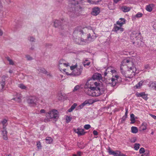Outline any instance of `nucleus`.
<instances>
[{"instance_id": "1", "label": "nucleus", "mask_w": 156, "mask_h": 156, "mask_svg": "<svg viewBox=\"0 0 156 156\" xmlns=\"http://www.w3.org/2000/svg\"><path fill=\"white\" fill-rule=\"evenodd\" d=\"M71 5H69L68 12L69 15L71 17L74 16L77 10L80 9L82 8L79 5L76 6L82 3V0H71Z\"/></svg>"}, {"instance_id": "2", "label": "nucleus", "mask_w": 156, "mask_h": 156, "mask_svg": "<svg viewBox=\"0 0 156 156\" xmlns=\"http://www.w3.org/2000/svg\"><path fill=\"white\" fill-rule=\"evenodd\" d=\"M70 70L71 72H66V73L68 75H72L74 76H78L80 75L83 70V66L80 65L76 64L75 65L70 66Z\"/></svg>"}, {"instance_id": "3", "label": "nucleus", "mask_w": 156, "mask_h": 156, "mask_svg": "<svg viewBox=\"0 0 156 156\" xmlns=\"http://www.w3.org/2000/svg\"><path fill=\"white\" fill-rule=\"evenodd\" d=\"M126 66L121 64L120 66L121 72L123 76L126 77L132 78L135 75V72L136 71V68L133 69H128L126 71H125Z\"/></svg>"}, {"instance_id": "4", "label": "nucleus", "mask_w": 156, "mask_h": 156, "mask_svg": "<svg viewBox=\"0 0 156 156\" xmlns=\"http://www.w3.org/2000/svg\"><path fill=\"white\" fill-rule=\"evenodd\" d=\"M84 31L83 29L82 30L80 27H77L75 28L73 33V35L74 38L76 40L78 39L80 41L86 42L87 39H84Z\"/></svg>"}, {"instance_id": "5", "label": "nucleus", "mask_w": 156, "mask_h": 156, "mask_svg": "<svg viewBox=\"0 0 156 156\" xmlns=\"http://www.w3.org/2000/svg\"><path fill=\"white\" fill-rule=\"evenodd\" d=\"M58 113L57 110L53 109L49 111L46 114V118L44 120L45 122L50 121V119H57L58 118Z\"/></svg>"}, {"instance_id": "6", "label": "nucleus", "mask_w": 156, "mask_h": 156, "mask_svg": "<svg viewBox=\"0 0 156 156\" xmlns=\"http://www.w3.org/2000/svg\"><path fill=\"white\" fill-rule=\"evenodd\" d=\"M83 29L85 31V34L88 33L87 39L90 41H94L97 37V36L93 30L88 28L87 27L83 28Z\"/></svg>"}, {"instance_id": "7", "label": "nucleus", "mask_w": 156, "mask_h": 156, "mask_svg": "<svg viewBox=\"0 0 156 156\" xmlns=\"http://www.w3.org/2000/svg\"><path fill=\"white\" fill-rule=\"evenodd\" d=\"M110 71L112 73V77L111 78V82L109 83V84L112 86H114L118 82V80L119 78V76L117 74V72L115 70H112L110 69Z\"/></svg>"}, {"instance_id": "8", "label": "nucleus", "mask_w": 156, "mask_h": 156, "mask_svg": "<svg viewBox=\"0 0 156 156\" xmlns=\"http://www.w3.org/2000/svg\"><path fill=\"white\" fill-rule=\"evenodd\" d=\"M69 66L68 63H66L65 61L63 59L61 60L59 62L58 68L61 71L66 72V69L65 67H67Z\"/></svg>"}, {"instance_id": "9", "label": "nucleus", "mask_w": 156, "mask_h": 156, "mask_svg": "<svg viewBox=\"0 0 156 156\" xmlns=\"http://www.w3.org/2000/svg\"><path fill=\"white\" fill-rule=\"evenodd\" d=\"M94 83L96 87H95L96 88L98 89L101 94H103L105 90V87L103 86L102 83L94 82Z\"/></svg>"}, {"instance_id": "10", "label": "nucleus", "mask_w": 156, "mask_h": 156, "mask_svg": "<svg viewBox=\"0 0 156 156\" xmlns=\"http://www.w3.org/2000/svg\"><path fill=\"white\" fill-rule=\"evenodd\" d=\"M37 100L38 98L35 96H31L28 98L27 102L28 104L34 105H36V103Z\"/></svg>"}, {"instance_id": "11", "label": "nucleus", "mask_w": 156, "mask_h": 156, "mask_svg": "<svg viewBox=\"0 0 156 156\" xmlns=\"http://www.w3.org/2000/svg\"><path fill=\"white\" fill-rule=\"evenodd\" d=\"M117 24H114L113 31L117 33H121L124 30V29L122 27V26H119Z\"/></svg>"}, {"instance_id": "12", "label": "nucleus", "mask_w": 156, "mask_h": 156, "mask_svg": "<svg viewBox=\"0 0 156 156\" xmlns=\"http://www.w3.org/2000/svg\"><path fill=\"white\" fill-rule=\"evenodd\" d=\"M124 62L126 63L128 69H133L136 68L134 66L133 62L130 60V59L127 58L124 60Z\"/></svg>"}, {"instance_id": "13", "label": "nucleus", "mask_w": 156, "mask_h": 156, "mask_svg": "<svg viewBox=\"0 0 156 156\" xmlns=\"http://www.w3.org/2000/svg\"><path fill=\"white\" fill-rule=\"evenodd\" d=\"M93 80H99L102 79V77L101 74L98 73H94L92 77Z\"/></svg>"}, {"instance_id": "14", "label": "nucleus", "mask_w": 156, "mask_h": 156, "mask_svg": "<svg viewBox=\"0 0 156 156\" xmlns=\"http://www.w3.org/2000/svg\"><path fill=\"white\" fill-rule=\"evenodd\" d=\"M100 12V9L98 7H95L92 9L91 14L93 16H97Z\"/></svg>"}, {"instance_id": "15", "label": "nucleus", "mask_w": 156, "mask_h": 156, "mask_svg": "<svg viewBox=\"0 0 156 156\" xmlns=\"http://www.w3.org/2000/svg\"><path fill=\"white\" fill-rule=\"evenodd\" d=\"M88 88L90 90L88 89V90L86 91V93L89 95L91 96H93V92L94 90H95L96 88L94 87H92L91 86H90Z\"/></svg>"}, {"instance_id": "16", "label": "nucleus", "mask_w": 156, "mask_h": 156, "mask_svg": "<svg viewBox=\"0 0 156 156\" xmlns=\"http://www.w3.org/2000/svg\"><path fill=\"white\" fill-rule=\"evenodd\" d=\"M4 130L2 131V136L3 139L5 140H7L8 139V137L7 136V132L6 130L5 127H3Z\"/></svg>"}, {"instance_id": "17", "label": "nucleus", "mask_w": 156, "mask_h": 156, "mask_svg": "<svg viewBox=\"0 0 156 156\" xmlns=\"http://www.w3.org/2000/svg\"><path fill=\"white\" fill-rule=\"evenodd\" d=\"M126 23V20L124 18H120L119 20L117 21L116 23V24L118 25L122 26V25Z\"/></svg>"}, {"instance_id": "18", "label": "nucleus", "mask_w": 156, "mask_h": 156, "mask_svg": "<svg viewBox=\"0 0 156 156\" xmlns=\"http://www.w3.org/2000/svg\"><path fill=\"white\" fill-rule=\"evenodd\" d=\"M94 80H93V79L89 80L87 83L85 85L84 88L85 89H88V88L90 87L88 86V85H90V86H93L94 85H95L94 83L95 82L94 81Z\"/></svg>"}, {"instance_id": "19", "label": "nucleus", "mask_w": 156, "mask_h": 156, "mask_svg": "<svg viewBox=\"0 0 156 156\" xmlns=\"http://www.w3.org/2000/svg\"><path fill=\"white\" fill-rule=\"evenodd\" d=\"M75 131L80 136L83 135L85 133V132H84V130L83 129L78 128L77 129H75Z\"/></svg>"}, {"instance_id": "20", "label": "nucleus", "mask_w": 156, "mask_h": 156, "mask_svg": "<svg viewBox=\"0 0 156 156\" xmlns=\"http://www.w3.org/2000/svg\"><path fill=\"white\" fill-rule=\"evenodd\" d=\"M8 76L7 75H4L2 76L1 78V84L2 86V88H3L5 85V79L8 78Z\"/></svg>"}, {"instance_id": "21", "label": "nucleus", "mask_w": 156, "mask_h": 156, "mask_svg": "<svg viewBox=\"0 0 156 156\" xmlns=\"http://www.w3.org/2000/svg\"><path fill=\"white\" fill-rule=\"evenodd\" d=\"M93 92V97H98L101 94L97 88H95V90H94Z\"/></svg>"}, {"instance_id": "22", "label": "nucleus", "mask_w": 156, "mask_h": 156, "mask_svg": "<svg viewBox=\"0 0 156 156\" xmlns=\"http://www.w3.org/2000/svg\"><path fill=\"white\" fill-rule=\"evenodd\" d=\"M149 87L156 90V81L150 82Z\"/></svg>"}, {"instance_id": "23", "label": "nucleus", "mask_w": 156, "mask_h": 156, "mask_svg": "<svg viewBox=\"0 0 156 156\" xmlns=\"http://www.w3.org/2000/svg\"><path fill=\"white\" fill-rule=\"evenodd\" d=\"M154 6V5L153 4H151L148 5H147L146 7V10L149 12H151L153 9V7Z\"/></svg>"}, {"instance_id": "24", "label": "nucleus", "mask_w": 156, "mask_h": 156, "mask_svg": "<svg viewBox=\"0 0 156 156\" xmlns=\"http://www.w3.org/2000/svg\"><path fill=\"white\" fill-rule=\"evenodd\" d=\"M130 9L131 8L129 7L126 6H123L121 7L122 11L125 12L129 11Z\"/></svg>"}, {"instance_id": "25", "label": "nucleus", "mask_w": 156, "mask_h": 156, "mask_svg": "<svg viewBox=\"0 0 156 156\" xmlns=\"http://www.w3.org/2000/svg\"><path fill=\"white\" fill-rule=\"evenodd\" d=\"M39 72L48 75V72L44 68H39L38 69Z\"/></svg>"}, {"instance_id": "26", "label": "nucleus", "mask_w": 156, "mask_h": 156, "mask_svg": "<svg viewBox=\"0 0 156 156\" xmlns=\"http://www.w3.org/2000/svg\"><path fill=\"white\" fill-rule=\"evenodd\" d=\"M16 97L13 98L12 99L17 102H20L21 98V96L20 94H16Z\"/></svg>"}, {"instance_id": "27", "label": "nucleus", "mask_w": 156, "mask_h": 156, "mask_svg": "<svg viewBox=\"0 0 156 156\" xmlns=\"http://www.w3.org/2000/svg\"><path fill=\"white\" fill-rule=\"evenodd\" d=\"M87 2L91 4H97L101 2L102 0H94V1L92 0H87Z\"/></svg>"}, {"instance_id": "28", "label": "nucleus", "mask_w": 156, "mask_h": 156, "mask_svg": "<svg viewBox=\"0 0 156 156\" xmlns=\"http://www.w3.org/2000/svg\"><path fill=\"white\" fill-rule=\"evenodd\" d=\"M147 124L146 123H143L140 126V129H141L144 131L146 130L147 129Z\"/></svg>"}, {"instance_id": "29", "label": "nucleus", "mask_w": 156, "mask_h": 156, "mask_svg": "<svg viewBox=\"0 0 156 156\" xmlns=\"http://www.w3.org/2000/svg\"><path fill=\"white\" fill-rule=\"evenodd\" d=\"M61 23L59 20H55L54 22V26L55 27H57L60 25Z\"/></svg>"}, {"instance_id": "30", "label": "nucleus", "mask_w": 156, "mask_h": 156, "mask_svg": "<svg viewBox=\"0 0 156 156\" xmlns=\"http://www.w3.org/2000/svg\"><path fill=\"white\" fill-rule=\"evenodd\" d=\"M46 141V143L47 144H51L53 141V139L49 137H47L45 139Z\"/></svg>"}, {"instance_id": "31", "label": "nucleus", "mask_w": 156, "mask_h": 156, "mask_svg": "<svg viewBox=\"0 0 156 156\" xmlns=\"http://www.w3.org/2000/svg\"><path fill=\"white\" fill-rule=\"evenodd\" d=\"M131 123L133 124L135 123V119L134 118V115L133 114H132L130 115Z\"/></svg>"}, {"instance_id": "32", "label": "nucleus", "mask_w": 156, "mask_h": 156, "mask_svg": "<svg viewBox=\"0 0 156 156\" xmlns=\"http://www.w3.org/2000/svg\"><path fill=\"white\" fill-rule=\"evenodd\" d=\"M77 105L76 103L74 104L71 107L68 109V112H71L73 111V110L77 106Z\"/></svg>"}, {"instance_id": "33", "label": "nucleus", "mask_w": 156, "mask_h": 156, "mask_svg": "<svg viewBox=\"0 0 156 156\" xmlns=\"http://www.w3.org/2000/svg\"><path fill=\"white\" fill-rule=\"evenodd\" d=\"M132 132L133 133H136L138 132V129L136 127L132 126L131 128Z\"/></svg>"}, {"instance_id": "34", "label": "nucleus", "mask_w": 156, "mask_h": 156, "mask_svg": "<svg viewBox=\"0 0 156 156\" xmlns=\"http://www.w3.org/2000/svg\"><path fill=\"white\" fill-rule=\"evenodd\" d=\"M108 152L111 154L113 155L114 156H116L117 154L114 151H112L110 148L108 149Z\"/></svg>"}, {"instance_id": "35", "label": "nucleus", "mask_w": 156, "mask_h": 156, "mask_svg": "<svg viewBox=\"0 0 156 156\" xmlns=\"http://www.w3.org/2000/svg\"><path fill=\"white\" fill-rule=\"evenodd\" d=\"M65 96L64 94H62V93H60L58 94V99L59 100H62L64 98Z\"/></svg>"}, {"instance_id": "36", "label": "nucleus", "mask_w": 156, "mask_h": 156, "mask_svg": "<svg viewBox=\"0 0 156 156\" xmlns=\"http://www.w3.org/2000/svg\"><path fill=\"white\" fill-rule=\"evenodd\" d=\"M140 146V144L138 143H136L134 144V148L135 150L137 151L139 148Z\"/></svg>"}, {"instance_id": "37", "label": "nucleus", "mask_w": 156, "mask_h": 156, "mask_svg": "<svg viewBox=\"0 0 156 156\" xmlns=\"http://www.w3.org/2000/svg\"><path fill=\"white\" fill-rule=\"evenodd\" d=\"M145 153L141 155V156H149L150 155V151L146 150L144 152Z\"/></svg>"}, {"instance_id": "38", "label": "nucleus", "mask_w": 156, "mask_h": 156, "mask_svg": "<svg viewBox=\"0 0 156 156\" xmlns=\"http://www.w3.org/2000/svg\"><path fill=\"white\" fill-rule=\"evenodd\" d=\"M88 103V101H86L84 102L83 103H82L81 105H80V107L81 108H82Z\"/></svg>"}, {"instance_id": "39", "label": "nucleus", "mask_w": 156, "mask_h": 156, "mask_svg": "<svg viewBox=\"0 0 156 156\" xmlns=\"http://www.w3.org/2000/svg\"><path fill=\"white\" fill-rule=\"evenodd\" d=\"M18 87L21 89H26L27 87L23 84H20L19 85Z\"/></svg>"}, {"instance_id": "40", "label": "nucleus", "mask_w": 156, "mask_h": 156, "mask_svg": "<svg viewBox=\"0 0 156 156\" xmlns=\"http://www.w3.org/2000/svg\"><path fill=\"white\" fill-rule=\"evenodd\" d=\"M7 60L9 62V64L12 65H14V63L13 61L9 57H7Z\"/></svg>"}, {"instance_id": "41", "label": "nucleus", "mask_w": 156, "mask_h": 156, "mask_svg": "<svg viewBox=\"0 0 156 156\" xmlns=\"http://www.w3.org/2000/svg\"><path fill=\"white\" fill-rule=\"evenodd\" d=\"M72 119V117L69 116H66V122L67 123L69 122Z\"/></svg>"}, {"instance_id": "42", "label": "nucleus", "mask_w": 156, "mask_h": 156, "mask_svg": "<svg viewBox=\"0 0 156 156\" xmlns=\"http://www.w3.org/2000/svg\"><path fill=\"white\" fill-rule=\"evenodd\" d=\"M141 97L145 100H147V95L144 92H142Z\"/></svg>"}, {"instance_id": "43", "label": "nucleus", "mask_w": 156, "mask_h": 156, "mask_svg": "<svg viewBox=\"0 0 156 156\" xmlns=\"http://www.w3.org/2000/svg\"><path fill=\"white\" fill-rule=\"evenodd\" d=\"M37 146L38 149H40L41 148L42 146L41 145V143L40 141H38L37 142Z\"/></svg>"}, {"instance_id": "44", "label": "nucleus", "mask_w": 156, "mask_h": 156, "mask_svg": "<svg viewBox=\"0 0 156 156\" xmlns=\"http://www.w3.org/2000/svg\"><path fill=\"white\" fill-rule=\"evenodd\" d=\"M7 120L5 119H4L2 121V123L3 125V127H5V128L6 126H5V124L7 123Z\"/></svg>"}, {"instance_id": "45", "label": "nucleus", "mask_w": 156, "mask_h": 156, "mask_svg": "<svg viewBox=\"0 0 156 156\" xmlns=\"http://www.w3.org/2000/svg\"><path fill=\"white\" fill-rule=\"evenodd\" d=\"M143 16V14L140 12H138L135 15V17L136 18H140L142 17Z\"/></svg>"}, {"instance_id": "46", "label": "nucleus", "mask_w": 156, "mask_h": 156, "mask_svg": "<svg viewBox=\"0 0 156 156\" xmlns=\"http://www.w3.org/2000/svg\"><path fill=\"white\" fill-rule=\"evenodd\" d=\"M80 88V86L78 85H77L75 86L73 91V92H75L79 90Z\"/></svg>"}, {"instance_id": "47", "label": "nucleus", "mask_w": 156, "mask_h": 156, "mask_svg": "<svg viewBox=\"0 0 156 156\" xmlns=\"http://www.w3.org/2000/svg\"><path fill=\"white\" fill-rule=\"evenodd\" d=\"M145 151V149L143 147L141 148L139 150V153L140 154L144 153Z\"/></svg>"}, {"instance_id": "48", "label": "nucleus", "mask_w": 156, "mask_h": 156, "mask_svg": "<svg viewBox=\"0 0 156 156\" xmlns=\"http://www.w3.org/2000/svg\"><path fill=\"white\" fill-rule=\"evenodd\" d=\"M136 141V137H133L130 140V141L132 143H134Z\"/></svg>"}, {"instance_id": "49", "label": "nucleus", "mask_w": 156, "mask_h": 156, "mask_svg": "<svg viewBox=\"0 0 156 156\" xmlns=\"http://www.w3.org/2000/svg\"><path fill=\"white\" fill-rule=\"evenodd\" d=\"M90 127V126L89 124L86 125L84 126V128L86 129H89Z\"/></svg>"}, {"instance_id": "50", "label": "nucleus", "mask_w": 156, "mask_h": 156, "mask_svg": "<svg viewBox=\"0 0 156 156\" xmlns=\"http://www.w3.org/2000/svg\"><path fill=\"white\" fill-rule=\"evenodd\" d=\"M141 85L142 83H141L140 82H139L137 84H136L135 86L136 88H139Z\"/></svg>"}, {"instance_id": "51", "label": "nucleus", "mask_w": 156, "mask_h": 156, "mask_svg": "<svg viewBox=\"0 0 156 156\" xmlns=\"http://www.w3.org/2000/svg\"><path fill=\"white\" fill-rule=\"evenodd\" d=\"M27 59L28 60H30L32 59V57H30V56L28 55H26V56Z\"/></svg>"}, {"instance_id": "52", "label": "nucleus", "mask_w": 156, "mask_h": 156, "mask_svg": "<svg viewBox=\"0 0 156 156\" xmlns=\"http://www.w3.org/2000/svg\"><path fill=\"white\" fill-rule=\"evenodd\" d=\"M90 64V62H88L87 63H86L85 62H84L83 63V65L84 66H89Z\"/></svg>"}, {"instance_id": "53", "label": "nucleus", "mask_w": 156, "mask_h": 156, "mask_svg": "<svg viewBox=\"0 0 156 156\" xmlns=\"http://www.w3.org/2000/svg\"><path fill=\"white\" fill-rule=\"evenodd\" d=\"M110 69V67L108 68L105 71V72L104 73V76H106L107 74V72H109V71H108V70H109V69Z\"/></svg>"}, {"instance_id": "54", "label": "nucleus", "mask_w": 156, "mask_h": 156, "mask_svg": "<svg viewBox=\"0 0 156 156\" xmlns=\"http://www.w3.org/2000/svg\"><path fill=\"white\" fill-rule=\"evenodd\" d=\"M142 92L141 93H137L136 94V95L138 97H141L142 96Z\"/></svg>"}, {"instance_id": "55", "label": "nucleus", "mask_w": 156, "mask_h": 156, "mask_svg": "<svg viewBox=\"0 0 156 156\" xmlns=\"http://www.w3.org/2000/svg\"><path fill=\"white\" fill-rule=\"evenodd\" d=\"M128 113V109L127 108H126V112L125 113V115L124 116H126V118H127V115Z\"/></svg>"}, {"instance_id": "56", "label": "nucleus", "mask_w": 156, "mask_h": 156, "mask_svg": "<svg viewBox=\"0 0 156 156\" xmlns=\"http://www.w3.org/2000/svg\"><path fill=\"white\" fill-rule=\"evenodd\" d=\"M93 134L95 136L97 135H98V133L97 131L96 130H94L93 131Z\"/></svg>"}, {"instance_id": "57", "label": "nucleus", "mask_w": 156, "mask_h": 156, "mask_svg": "<svg viewBox=\"0 0 156 156\" xmlns=\"http://www.w3.org/2000/svg\"><path fill=\"white\" fill-rule=\"evenodd\" d=\"M116 151L118 152H119V154H117V156H125V155L123 154H121L120 152V151Z\"/></svg>"}, {"instance_id": "58", "label": "nucleus", "mask_w": 156, "mask_h": 156, "mask_svg": "<svg viewBox=\"0 0 156 156\" xmlns=\"http://www.w3.org/2000/svg\"><path fill=\"white\" fill-rule=\"evenodd\" d=\"M35 40V39L33 37H31L30 38V41H34Z\"/></svg>"}, {"instance_id": "59", "label": "nucleus", "mask_w": 156, "mask_h": 156, "mask_svg": "<svg viewBox=\"0 0 156 156\" xmlns=\"http://www.w3.org/2000/svg\"><path fill=\"white\" fill-rule=\"evenodd\" d=\"M127 118L126 117V116H123L122 118V122H123L124 121L125 119H126V118Z\"/></svg>"}, {"instance_id": "60", "label": "nucleus", "mask_w": 156, "mask_h": 156, "mask_svg": "<svg viewBox=\"0 0 156 156\" xmlns=\"http://www.w3.org/2000/svg\"><path fill=\"white\" fill-rule=\"evenodd\" d=\"M45 111L44 109H41V110H40V112L41 113H45Z\"/></svg>"}, {"instance_id": "61", "label": "nucleus", "mask_w": 156, "mask_h": 156, "mask_svg": "<svg viewBox=\"0 0 156 156\" xmlns=\"http://www.w3.org/2000/svg\"><path fill=\"white\" fill-rule=\"evenodd\" d=\"M81 152L80 151H78L77 152V156H81Z\"/></svg>"}, {"instance_id": "62", "label": "nucleus", "mask_w": 156, "mask_h": 156, "mask_svg": "<svg viewBox=\"0 0 156 156\" xmlns=\"http://www.w3.org/2000/svg\"><path fill=\"white\" fill-rule=\"evenodd\" d=\"M150 115L153 117L154 119H156V116L153 115L152 114H150Z\"/></svg>"}, {"instance_id": "63", "label": "nucleus", "mask_w": 156, "mask_h": 156, "mask_svg": "<svg viewBox=\"0 0 156 156\" xmlns=\"http://www.w3.org/2000/svg\"><path fill=\"white\" fill-rule=\"evenodd\" d=\"M121 0H113V1L114 3H117V2H118L119 1H121Z\"/></svg>"}, {"instance_id": "64", "label": "nucleus", "mask_w": 156, "mask_h": 156, "mask_svg": "<svg viewBox=\"0 0 156 156\" xmlns=\"http://www.w3.org/2000/svg\"><path fill=\"white\" fill-rule=\"evenodd\" d=\"M153 27L154 29L156 30V23L153 25Z\"/></svg>"}]
</instances>
